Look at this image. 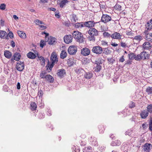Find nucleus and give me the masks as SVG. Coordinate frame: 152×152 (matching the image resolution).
I'll list each match as a JSON object with an SVG mask.
<instances>
[{
    "label": "nucleus",
    "instance_id": "obj_1",
    "mask_svg": "<svg viewBox=\"0 0 152 152\" xmlns=\"http://www.w3.org/2000/svg\"><path fill=\"white\" fill-rule=\"evenodd\" d=\"M72 35L77 42L82 43L84 41L83 35L81 33L78 31H74Z\"/></svg>",
    "mask_w": 152,
    "mask_h": 152
},
{
    "label": "nucleus",
    "instance_id": "obj_2",
    "mask_svg": "<svg viewBox=\"0 0 152 152\" xmlns=\"http://www.w3.org/2000/svg\"><path fill=\"white\" fill-rule=\"evenodd\" d=\"M92 52L97 54H101L102 51V48L99 46L94 47L92 49Z\"/></svg>",
    "mask_w": 152,
    "mask_h": 152
},
{
    "label": "nucleus",
    "instance_id": "obj_3",
    "mask_svg": "<svg viewBox=\"0 0 152 152\" xmlns=\"http://www.w3.org/2000/svg\"><path fill=\"white\" fill-rule=\"evenodd\" d=\"M111 18L110 16L107 14H103L101 19V21L104 23H106L110 21Z\"/></svg>",
    "mask_w": 152,
    "mask_h": 152
},
{
    "label": "nucleus",
    "instance_id": "obj_4",
    "mask_svg": "<svg viewBox=\"0 0 152 152\" xmlns=\"http://www.w3.org/2000/svg\"><path fill=\"white\" fill-rule=\"evenodd\" d=\"M77 48L75 46H71L68 48V51L70 55L75 54L77 51Z\"/></svg>",
    "mask_w": 152,
    "mask_h": 152
},
{
    "label": "nucleus",
    "instance_id": "obj_5",
    "mask_svg": "<svg viewBox=\"0 0 152 152\" xmlns=\"http://www.w3.org/2000/svg\"><path fill=\"white\" fill-rule=\"evenodd\" d=\"M51 62L56 63L58 61L57 55L56 52H53L51 54L50 57Z\"/></svg>",
    "mask_w": 152,
    "mask_h": 152
},
{
    "label": "nucleus",
    "instance_id": "obj_6",
    "mask_svg": "<svg viewBox=\"0 0 152 152\" xmlns=\"http://www.w3.org/2000/svg\"><path fill=\"white\" fill-rule=\"evenodd\" d=\"M149 32H144L145 39L147 41L152 42V33H149Z\"/></svg>",
    "mask_w": 152,
    "mask_h": 152
},
{
    "label": "nucleus",
    "instance_id": "obj_7",
    "mask_svg": "<svg viewBox=\"0 0 152 152\" xmlns=\"http://www.w3.org/2000/svg\"><path fill=\"white\" fill-rule=\"evenodd\" d=\"M88 32L90 35L97 36L98 35V31L94 28H91L88 31Z\"/></svg>",
    "mask_w": 152,
    "mask_h": 152
},
{
    "label": "nucleus",
    "instance_id": "obj_8",
    "mask_svg": "<svg viewBox=\"0 0 152 152\" xmlns=\"http://www.w3.org/2000/svg\"><path fill=\"white\" fill-rule=\"evenodd\" d=\"M95 23L94 21H89L85 22L84 25V26L89 28H93L94 26Z\"/></svg>",
    "mask_w": 152,
    "mask_h": 152
},
{
    "label": "nucleus",
    "instance_id": "obj_9",
    "mask_svg": "<svg viewBox=\"0 0 152 152\" xmlns=\"http://www.w3.org/2000/svg\"><path fill=\"white\" fill-rule=\"evenodd\" d=\"M145 26L144 31H149L152 28V20H151L148 21Z\"/></svg>",
    "mask_w": 152,
    "mask_h": 152
},
{
    "label": "nucleus",
    "instance_id": "obj_10",
    "mask_svg": "<svg viewBox=\"0 0 152 152\" xmlns=\"http://www.w3.org/2000/svg\"><path fill=\"white\" fill-rule=\"evenodd\" d=\"M24 67V65L23 62L19 61L16 65L17 69L20 71H22Z\"/></svg>",
    "mask_w": 152,
    "mask_h": 152
},
{
    "label": "nucleus",
    "instance_id": "obj_11",
    "mask_svg": "<svg viewBox=\"0 0 152 152\" xmlns=\"http://www.w3.org/2000/svg\"><path fill=\"white\" fill-rule=\"evenodd\" d=\"M72 37L71 35H66L64 37V41L66 44H69L72 42Z\"/></svg>",
    "mask_w": 152,
    "mask_h": 152
},
{
    "label": "nucleus",
    "instance_id": "obj_12",
    "mask_svg": "<svg viewBox=\"0 0 152 152\" xmlns=\"http://www.w3.org/2000/svg\"><path fill=\"white\" fill-rule=\"evenodd\" d=\"M122 35L119 33L114 32L111 36V37L113 39H121Z\"/></svg>",
    "mask_w": 152,
    "mask_h": 152
},
{
    "label": "nucleus",
    "instance_id": "obj_13",
    "mask_svg": "<svg viewBox=\"0 0 152 152\" xmlns=\"http://www.w3.org/2000/svg\"><path fill=\"white\" fill-rule=\"evenodd\" d=\"M66 73L65 70L64 69H61L58 70L57 74L60 77L62 78Z\"/></svg>",
    "mask_w": 152,
    "mask_h": 152
},
{
    "label": "nucleus",
    "instance_id": "obj_14",
    "mask_svg": "<svg viewBox=\"0 0 152 152\" xmlns=\"http://www.w3.org/2000/svg\"><path fill=\"white\" fill-rule=\"evenodd\" d=\"M90 50L88 48H85L81 50V54L84 56H86L89 55Z\"/></svg>",
    "mask_w": 152,
    "mask_h": 152
},
{
    "label": "nucleus",
    "instance_id": "obj_15",
    "mask_svg": "<svg viewBox=\"0 0 152 152\" xmlns=\"http://www.w3.org/2000/svg\"><path fill=\"white\" fill-rule=\"evenodd\" d=\"M152 45L148 42H145L142 45V48L144 49L148 50L151 48Z\"/></svg>",
    "mask_w": 152,
    "mask_h": 152
},
{
    "label": "nucleus",
    "instance_id": "obj_16",
    "mask_svg": "<svg viewBox=\"0 0 152 152\" xmlns=\"http://www.w3.org/2000/svg\"><path fill=\"white\" fill-rule=\"evenodd\" d=\"M141 54L142 56L143 60L148 59L149 56L148 52L143 51L141 53Z\"/></svg>",
    "mask_w": 152,
    "mask_h": 152
},
{
    "label": "nucleus",
    "instance_id": "obj_17",
    "mask_svg": "<svg viewBox=\"0 0 152 152\" xmlns=\"http://www.w3.org/2000/svg\"><path fill=\"white\" fill-rule=\"evenodd\" d=\"M14 58H12L11 60L12 61H13L15 60L17 61H18L20 58L21 56L20 54L18 53H16L13 56Z\"/></svg>",
    "mask_w": 152,
    "mask_h": 152
},
{
    "label": "nucleus",
    "instance_id": "obj_18",
    "mask_svg": "<svg viewBox=\"0 0 152 152\" xmlns=\"http://www.w3.org/2000/svg\"><path fill=\"white\" fill-rule=\"evenodd\" d=\"M35 54L33 53L30 52H29L27 54V57L31 59H34L36 58L37 56L36 55V53L35 52Z\"/></svg>",
    "mask_w": 152,
    "mask_h": 152
},
{
    "label": "nucleus",
    "instance_id": "obj_19",
    "mask_svg": "<svg viewBox=\"0 0 152 152\" xmlns=\"http://www.w3.org/2000/svg\"><path fill=\"white\" fill-rule=\"evenodd\" d=\"M148 111L145 110H144L142 111L140 113V116L142 118H145L148 115Z\"/></svg>",
    "mask_w": 152,
    "mask_h": 152
},
{
    "label": "nucleus",
    "instance_id": "obj_20",
    "mask_svg": "<svg viewBox=\"0 0 152 152\" xmlns=\"http://www.w3.org/2000/svg\"><path fill=\"white\" fill-rule=\"evenodd\" d=\"M74 26L76 28H81L84 27V23L83 22L77 23H75Z\"/></svg>",
    "mask_w": 152,
    "mask_h": 152
},
{
    "label": "nucleus",
    "instance_id": "obj_21",
    "mask_svg": "<svg viewBox=\"0 0 152 152\" xmlns=\"http://www.w3.org/2000/svg\"><path fill=\"white\" fill-rule=\"evenodd\" d=\"M151 146L150 144L146 143L144 145V149L146 152H149L150 150V146Z\"/></svg>",
    "mask_w": 152,
    "mask_h": 152
},
{
    "label": "nucleus",
    "instance_id": "obj_22",
    "mask_svg": "<svg viewBox=\"0 0 152 152\" xmlns=\"http://www.w3.org/2000/svg\"><path fill=\"white\" fill-rule=\"evenodd\" d=\"M56 40V39L53 37H50L49 38L48 41V43L49 45H51L54 43Z\"/></svg>",
    "mask_w": 152,
    "mask_h": 152
},
{
    "label": "nucleus",
    "instance_id": "obj_23",
    "mask_svg": "<svg viewBox=\"0 0 152 152\" xmlns=\"http://www.w3.org/2000/svg\"><path fill=\"white\" fill-rule=\"evenodd\" d=\"M18 34L19 36L22 38L25 39L26 38V34L23 32L18 31Z\"/></svg>",
    "mask_w": 152,
    "mask_h": 152
},
{
    "label": "nucleus",
    "instance_id": "obj_24",
    "mask_svg": "<svg viewBox=\"0 0 152 152\" xmlns=\"http://www.w3.org/2000/svg\"><path fill=\"white\" fill-rule=\"evenodd\" d=\"M4 56L7 58H10L12 56L11 53L8 50H6L4 52Z\"/></svg>",
    "mask_w": 152,
    "mask_h": 152
},
{
    "label": "nucleus",
    "instance_id": "obj_25",
    "mask_svg": "<svg viewBox=\"0 0 152 152\" xmlns=\"http://www.w3.org/2000/svg\"><path fill=\"white\" fill-rule=\"evenodd\" d=\"M93 76V74L91 72H86L84 75V77L86 79H90Z\"/></svg>",
    "mask_w": 152,
    "mask_h": 152
},
{
    "label": "nucleus",
    "instance_id": "obj_26",
    "mask_svg": "<svg viewBox=\"0 0 152 152\" xmlns=\"http://www.w3.org/2000/svg\"><path fill=\"white\" fill-rule=\"evenodd\" d=\"M45 79L47 81L50 83H52L54 79L53 77L50 75H46Z\"/></svg>",
    "mask_w": 152,
    "mask_h": 152
},
{
    "label": "nucleus",
    "instance_id": "obj_27",
    "mask_svg": "<svg viewBox=\"0 0 152 152\" xmlns=\"http://www.w3.org/2000/svg\"><path fill=\"white\" fill-rule=\"evenodd\" d=\"M133 39H135L140 42L143 39V37L140 35H137L135 36Z\"/></svg>",
    "mask_w": 152,
    "mask_h": 152
},
{
    "label": "nucleus",
    "instance_id": "obj_28",
    "mask_svg": "<svg viewBox=\"0 0 152 152\" xmlns=\"http://www.w3.org/2000/svg\"><path fill=\"white\" fill-rule=\"evenodd\" d=\"M7 34V32L5 31H0V37L1 39H4Z\"/></svg>",
    "mask_w": 152,
    "mask_h": 152
},
{
    "label": "nucleus",
    "instance_id": "obj_29",
    "mask_svg": "<svg viewBox=\"0 0 152 152\" xmlns=\"http://www.w3.org/2000/svg\"><path fill=\"white\" fill-rule=\"evenodd\" d=\"M67 55L66 52L65 50H62L60 54V57L61 58L64 59L65 58Z\"/></svg>",
    "mask_w": 152,
    "mask_h": 152
},
{
    "label": "nucleus",
    "instance_id": "obj_30",
    "mask_svg": "<svg viewBox=\"0 0 152 152\" xmlns=\"http://www.w3.org/2000/svg\"><path fill=\"white\" fill-rule=\"evenodd\" d=\"M55 64V63L51 62V64H49V61H48V63L46 66L47 69H49L51 71Z\"/></svg>",
    "mask_w": 152,
    "mask_h": 152
},
{
    "label": "nucleus",
    "instance_id": "obj_31",
    "mask_svg": "<svg viewBox=\"0 0 152 152\" xmlns=\"http://www.w3.org/2000/svg\"><path fill=\"white\" fill-rule=\"evenodd\" d=\"M30 109L32 110H34L36 109L37 107V105L34 102H32L31 103Z\"/></svg>",
    "mask_w": 152,
    "mask_h": 152
},
{
    "label": "nucleus",
    "instance_id": "obj_32",
    "mask_svg": "<svg viewBox=\"0 0 152 152\" xmlns=\"http://www.w3.org/2000/svg\"><path fill=\"white\" fill-rule=\"evenodd\" d=\"M135 55L133 53H131L128 54L129 59L130 60L135 59Z\"/></svg>",
    "mask_w": 152,
    "mask_h": 152
},
{
    "label": "nucleus",
    "instance_id": "obj_33",
    "mask_svg": "<svg viewBox=\"0 0 152 152\" xmlns=\"http://www.w3.org/2000/svg\"><path fill=\"white\" fill-rule=\"evenodd\" d=\"M115 143L114 144V142H111V145L112 146H118L121 145V142L120 140H117L115 141Z\"/></svg>",
    "mask_w": 152,
    "mask_h": 152
},
{
    "label": "nucleus",
    "instance_id": "obj_34",
    "mask_svg": "<svg viewBox=\"0 0 152 152\" xmlns=\"http://www.w3.org/2000/svg\"><path fill=\"white\" fill-rule=\"evenodd\" d=\"M46 72L44 71H42L40 74V77L41 78L44 79L46 78Z\"/></svg>",
    "mask_w": 152,
    "mask_h": 152
},
{
    "label": "nucleus",
    "instance_id": "obj_35",
    "mask_svg": "<svg viewBox=\"0 0 152 152\" xmlns=\"http://www.w3.org/2000/svg\"><path fill=\"white\" fill-rule=\"evenodd\" d=\"M68 2L67 0H63L59 3V5L61 7H63Z\"/></svg>",
    "mask_w": 152,
    "mask_h": 152
},
{
    "label": "nucleus",
    "instance_id": "obj_36",
    "mask_svg": "<svg viewBox=\"0 0 152 152\" xmlns=\"http://www.w3.org/2000/svg\"><path fill=\"white\" fill-rule=\"evenodd\" d=\"M94 71L98 72H99L101 69V66L95 65L94 68Z\"/></svg>",
    "mask_w": 152,
    "mask_h": 152
},
{
    "label": "nucleus",
    "instance_id": "obj_37",
    "mask_svg": "<svg viewBox=\"0 0 152 152\" xmlns=\"http://www.w3.org/2000/svg\"><path fill=\"white\" fill-rule=\"evenodd\" d=\"M142 59V56L141 54V53L137 55V56L135 55V59L137 61H140Z\"/></svg>",
    "mask_w": 152,
    "mask_h": 152
},
{
    "label": "nucleus",
    "instance_id": "obj_38",
    "mask_svg": "<svg viewBox=\"0 0 152 152\" xmlns=\"http://www.w3.org/2000/svg\"><path fill=\"white\" fill-rule=\"evenodd\" d=\"M92 144L94 146H96L98 145V142L96 141V139L95 137H93L92 139Z\"/></svg>",
    "mask_w": 152,
    "mask_h": 152
},
{
    "label": "nucleus",
    "instance_id": "obj_39",
    "mask_svg": "<svg viewBox=\"0 0 152 152\" xmlns=\"http://www.w3.org/2000/svg\"><path fill=\"white\" fill-rule=\"evenodd\" d=\"M34 22L36 23V24L38 26H40V24H44V23H43L42 21L40 20H39L38 19H36V20Z\"/></svg>",
    "mask_w": 152,
    "mask_h": 152
},
{
    "label": "nucleus",
    "instance_id": "obj_40",
    "mask_svg": "<svg viewBox=\"0 0 152 152\" xmlns=\"http://www.w3.org/2000/svg\"><path fill=\"white\" fill-rule=\"evenodd\" d=\"M146 91L148 94H152V87H148L146 89Z\"/></svg>",
    "mask_w": 152,
    "mask_h": 152
},
{
    "label": "nucleus",
    "instance_id": "obj_41",
    "mask_svg": "<svg viewBox=\"0 0 152 152\" xmlns=\"http://www.w3.org/2000/svg\"><path fill=\"white\" fill-rule=\"evenodd\" d=\"M114 7L115 8V9H116V10H118L119 11L121 10V7L120 5L118 4H116L115 5V6H114Z\"/></svg>",
    "mask_w": 152,
    "mask_h": 152
},
{
    "label": "nucleus",
    "instance_id": "obj_42",
    "mask_svg": "<svg viewBox=\"0 0 152 152\" xmlns=\"http://www.w3.org/2000/svg\"><path fill=\"white\" fill-rule=\"evenodd\" d=\"M103 36L105 37L109 38L111 37V35L108 32L105 31L103 33Z\"/></svg>",
    "mask_w": 152,
    "mask_h": 152
},
{
    "label": "nucleus",
    "instance_id": "obj_43",
    "mask_svg": "<svg viewBox=\"0 0 152 152\" xmlns=\"http://www.w3.org/2000/svg\"><path fill=\"white\" fill-rule=\"evenodd\" d=\"M147 110L148 112L152 113V104H150L148 106Z\"/></svg>",
    "mask_w": 152,
    "mask_h": 152
},
{
    "label": "nucleus",
    "instance_id": "obj_44",
    "mask_svg": "<svg viewBox=\"0 0 152 152\" xmlns=\"http://www.w3.org/2000/svg\"><path fill=\"white\" fill-rule=\"evenodd\" d=\"M6 8V5L5 4H1L0 5V9L2 10H4Z\"/></svg>",
    "mask_w": 152,
    "mask_h": 152
},
{
    "label": "nucleus",
    "instance_id": "obj_45",
    "mask_svg": "<svg viewBox=\"0 0 152 152\" xmlns=\"http://www.w3.org/2000/svg\"><path fill=\"white\" fill-rule=\"evenodd\" d=\"M83 71V70L81 68H79L75 70V72L77 74H79L80 73H82Z\"/></svg>",
    "mask_w": 152,
    "mask_h": 152
},
{
    "label": "nucleus",
    "instance_id": "obj_46",
    "mask_svg": "<svg viewBox=\"0 0 152 152\" xmlns=\"http://www.w3.org/2000/svg\"><path fill=\"white\" fill-rule=\"evenodd\" d=\"M95 36L93 35H90L88 37V39L90 41H94L95 39Z\"/></svg>",
    "mask_w": 152,
    "mask_h": 152
},
{
    "label": "nucleus",
    "instance_id": "obj_47",
    "mask_svg": "<svg viewBox=\"0 0 152 152\" xmlns=\"http://www.w3.org/2000/svg\"><path fill=\"white\" fill-rule=\"evenodd\" d=\"M132 130L131 129H129L126 132L125 134L126 135H128L129 136H130L131 134H132Z\"/></svg>",
    "mask_w": 152,
    "mask_h": 152
},
{
    "label": "nucleus",
    "instance_id": "obj_48",
    "mask_svg": "<svg viewBox=\"0 0 152 152\" xmlns=\"http://www.w3.org/2000/svg\"><path fill=\"white\" fill-rule=\"evenodd\" d=\"M99 132L100 133H103L104 130V128L103 126H100L99 127Z\"/></svg>",
    "mask_w": 152,
    "mask_h": 152
},
{
    "label": "nucleus",
    "instance_id": "obj_49",
    "mask_svg": "<svg viewBox=\"0 0 152 152\" xmlns=\"http://www.w3.org/2000/svg\"><path fill=\"white\" fill-rule=\"evenodd\" d=\"M37 56L39 60L43 61L44 60V58L42 56H39V55L37 53Z\"/></svg>",
    "mask_w": 152,
    "mask_h": 152
},
{
    "label": "nucleus",
    "instance_id": "obj_50",
    "mask_svg": "<svg viewBox=\"0 0 152 152\" xmlns=\"http://www.w3.org/2000/svg\"><path fill=\"white\" fill-rule=\"evenodd\" d=\"M85 149L86 150L89 152H92V148L90 146H89L87 147H85Z\"/></svg>",
    "mask_w": 152,
    "mask_h": 152
},
{
    "label": "nucleus",
    "instance_id": "obj_51",
    "mask_svg": "<svg viewBox=\"0 0 152 152\" xmlns=\"http://www.w3.org/2000/svg\"><path fill=\"white\" fill-rule=\"evenodd\" d=\"M135 106V103L132 102H131L129 104V107L130 108H132Z\"/></svg>",
    "mask_w": 152,
    "mask_h": 152
},
{
    "label": "nucleus",
    "instance_id": "obj_52",
    "mask_svg": "<svg viewBox=\"0 0 152 152\" xmlns=\"http://www.w3.org/2000/svg\"><path fill=\"white\" fill-rule=\"evenodd\" d=\"M72 20H73L74 22H76V20H77V19L76 17V15L75 14H72Z\"/></svg>",
    "mask_w": 152,
    "mask_h": 152
},
{
    "label": "nucleus",
    "instance_id": "obj_53",
    "mask_svg": "<svg viewBox=\"0 0 152 152\" xmlns=\"http://www.w3.org/2000/svg\"><path fill=\"white\" fill-rule=\"evenodd\" d=\"M121 45L122 47L124 48H125L127 47V44L126 43L123 42H121Z\"/></svg>",
    "mask_w": 152,
    "mask_h": 152
},
{
    "label": "nucleus",
    "instance_id": "obj_54",
    "mask_svg": "<svg viewBox=\"0 0 152 152\" xmlns=\"http://www.w3.org/2000/svg\"><path fill=\"white\" fill-rule=\"evenodd\" d=\"M149 130L152 131V120H151L149 123Z\"/></svg>",
    "mask_w": 152,
    "mask_h": 152
},
{
    "label": "nucleus",
    "instance_id": "obj_55",
    "mask_svg": "<svg viewBox=\"0 0 152 152\" xmlns=\"http://www.w3.org/2000/svg\"><path fill=\"white\" fill-rule=\"evenodd\" d=\"M101 64L100 61L97 60L96 61H95V65L100 66V64Z\"/></svg>",
    "mask_w": 152,
    "mask_h": 152
},
{
    "label": "nucleus",
    "instance_id": "obj_56",
    "mask_svg": "<svg viewBox=\"0 0 152 152\" xmlns=\"http://www.w3.org/2000/svg\"><path fill=\"white\" fill-rule=\"evenodd\" d=\"M9 37L11 39H12L13 37V35L12 32V31H10L8 34Z\"/></svg>",
    "mask_w": 152,
    "mask_h": 152
},
{
    "label": "nucleus",
    "instance_id": "obj_57",
    "mask_svg": "<svg viewBox=\"0 0 152 152\" xmlns=\"http://www.w3.org/2000/svg\"><path fill=\"white\" fill-rule=\"evenodd\" d=\"M124 57V56H123L121 58H120L119 61L120 62H123L125 61V59Z\"/></svg>",
    "mask_w": 152,
    "mask_h": 152
},
{
    "label": "nucleus",
    "instance_id": "obj_58",
    "mask_svg": "<svg viewBox=\"0 0 152 152\" xmlns=\"http://www.w3.org/2000/svg\"><path fill=\"white\" fill-rule=\"evenodd\" d=\"M38 95L39 96H41L42 95V91H39L38 93Z\"/></svg>",
    "mask_w": 152,
    "mask_h": 152
},
{
    "label": "nucleus",
    "instance_id": "obj_59",
    "mask_svg": "<svg viewBox=\"0 0 152 152\" xmlns=\"http://www.w3.org/2000/svg\"><path fill=\"white\" fill-rule=\"evenodd\" d=\"M11 46L12 47L14 48L15 47V43L13 41H12L11 42Z\"/></svg>",
    "mask_w": 152,
    "mask_h": 152
},
{
    "label": "nucleus",
    "instance_id": "obj_60",
    "mask_svg": "<svg viewBox=\"0 0 152 152\" xmlns=\"http://www.w3.org/2000/svg\"><path fill=\"white\" fill-rule=\"evenodd\" d=\"M40 27V29L41 30H44L46 28V27L45 26H44L42 25L39 26Z\"/></svg>",
    "mask_w": 152,
    "mask_h": 152
},
{
    "label": "nucleus",
    "instance_id": "obj_61",
    "mask_svg": "<svg viewBox=\"0 0 152 152\" xmlns=\"http://www.w3.org/2000/svg\"><path fill=\"white\" fill-rule=\"evenodd\" d=\"M55 15L56 17L57 18H60V16L59 15L58 13H57L56 12Z\"/></svg>",
    "mask_w": 152,
    "mask_h": 152
},
{
    "label": "nucleus",
    "instance_id": "obj_62",
    "mask_svg": "<svg viewBox=\"0 0 152 152\" xmlns=\"http://www.w3.org/2000/svg\"><path fill=\"white\" fill-rule=\"evenodd\" d=\"M20 83L19 82H18L17 83V89H20Z\"/></svg>",
    "mask_w": 152,
    "mask_h": 152
},
{
    "label": "nucleus",
    "instance_id": "obj_63",
    "mask_svg": "<svg viewBox=\"0 0 152 152\" xmlns=\"http://www.w3.org/2000/svg\"><path fill=\"white\" fill-rule=\"evenodd\" d=\"M142 126L144 129H145L146 128V124L144 123L142 125Z\"/></svg>",
    "mask_w": 152,
    "mask_h": 152
},
{
    "label": "nucleus",
    "instance_id": "obj_64",
    "mask_svg": "<svg viewBox=\"0 0 152 152\" xmlns=\"http://www.w3.org/2000/svg\"><path fill=\"white\" fill-rule=\"evenodd\" d=\"M111 45L114 47H116L118 45V44L115 43H113V42H112Z\"/></svg>",
    "mask_w": 152,
    "mask_h": 152
}]
</instances>
